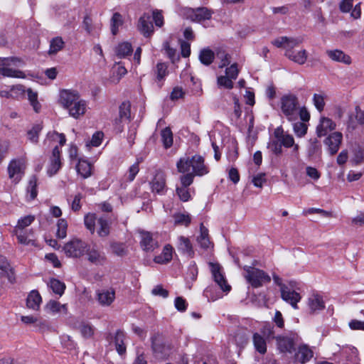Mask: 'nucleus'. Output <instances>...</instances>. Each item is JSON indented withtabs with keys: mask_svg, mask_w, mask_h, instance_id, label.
Here are the masks:
<instances>
[{
	"mask_svg": "<svg viewBox=\"0 0 364 364\" xmlns=\"http://www.w3.org/2000/svg\"><path fill=\"white\" fill-rule=\"evenodd\" d=\"M21 321L26 325H35L36 326H39L42 322L39 321L37 316L29 315V316H22L21 317Z\"/></svg>",
	"mask_w": 364,
	"mask_h": 364,
	"instance_id": "338daca9",
	"label": "nucleus"
},
{
	"mask_svg": "<svg viewBox=\"0 0 364 364\" xmlns=\"http://www.w3.org/2000/svg\"><path fill=\"white\" fill-rule=\"evenodd\" d=\"M109 341L110 346H114L121 357L126 355L127 338L123 331H117L114 335L109 336Z\"/></svg>",
	"mask_w": 364,
	"mask_h": 364,
	"instance_id": "4468645a",
	"label": "nucleus"
},
{
	"mask_svg": "<svg viewBox=\"0 0 364 364\" xmlns=\"http://www.w3.org/2000/svg\"><path fill=\"white\" fill-rule=\"evenodd\" d=\"M214 53L209 48H204L200 50L199 54V60L201 63L208 65L213 61Z\"/></svg>",
	"mask_w": 364,
	"mask_h": 364,
	"instance_id": "49530a36",
	"label": "nucleus"
},
{
	"mask_svg": "<svg viewBox=\"0 0 364 364\" xmlns=\"http://www.w3.org/2000/svg\"><path fill=\"white\" fill-rule=\"evenodd\" d=\"M336 128V124L333 120L329 117L321 116L316 127V133L318 137H322L335 130Z\"/></svg>",
	"mask_w": 364,
	"mask_h": 364,
	"instance_id": "6ab92c4d",
	"label": "nucleus"
},
{
	"mask_svg": "<svg viewBox=\"0 0 364 364\" xmlns=\"http://www.w3.org/2000/svg\"><path fill=\"white\" fill-rule=\"evenodd\" d=\"M307 306L311 314H316L322 311L325 308L323 297L315 293L310 294L307 299Z\"/></svg>",
	"mask_w": 364,
	"mask_h": 364,
	"instance_id": "4be33fe9",
	"label": "nucleus"
},
{
	"mask_svg": "<svg viewBox=\"0 0 364 364\" xmlns=\"http://www.w3.org/2000/svg\"><path fill=\"white\" fill-rule=\"evenodd\" d=\"M28 100L33 107L35 112L38 113L41 109V105L38 100V93L32 89L28 88L26 90Z\"/></svg>",
	"mask_w": 364,
	"mask_h": 364,
	"instance_id": "58836bf2",
	"label": "nucleus"
},
{
	"mask_svg": "<svg viewBox=\"0 0 364 364\" xmlns=\"http://www.w3.org/2000/svg\"><path fill=\"white\" fill-rule=\"evenodd\" d=\"M216 58L219 60L218 66L220 68H225L230 65V55L225 51L218 52Z\"/></svg>",
	"mask_w": 364,
	"mask_h": 364,
	"instance_id": "bf43d9fd",
	"label": "nucleus"
},
{
	"mask_svg": "<svg viewBox=\"0 0 364 364\" xmlns=\"http://www.w3.org/2000/svg\"><path fill=\"white\" fill-rule=\"evenodd\" d=\"M342 140L343 134L340 132H334L324 139L323 144L327 146V151L331 156H333L338 152Z\"/></svg>",
	"mask_w": 364,
	"mask_h": 364,
	"instance_id": "a211bd4d",
	"label": "nucleus"
},
{
	"mask_svg": "<svg viewBox=\"0 0 364 364\" xmlns=\"http://www.w3.org/2000/svg\"><path fill=\"white\" fill-rule=\"evenodd\" d=\"M60 342L63 347L68 350L72 351L75 350L77 348V343L69 335L64 334L60 336Z\"/></svg>",
	"mask_w": 364,
	"mask_h": 364,
	"instance_id": "09e8293b",
	"label": "nucleus"
},
{
	"mask_svg": "<svg viewBox=\"0 0 364 364\" xmlns=\"http://www.w3.org/2000/svg\"><path fill=\"white\" fill-rule=\"evenodd\" d=\"M45 309L48 314L53 315L61 313L66 314L68 313L67 304H61L60 302L54 300L49 301L46 304Z\"/></svg>",
	"mask_w": 364,
	"mask_h": 364,
	"instance_id": "7c9ffc66",
	"label": "nucleus"
},
{
	"mask_svg": "<svg viewBox=\"0 0 364 364\" xmlns=\"http://www.w3.org/2000/svg\"><path fill=\"white\" fill-rule=\"evenodd\" d=\"M217 84L219 87L230 90L233 87V80L226 75H220L217 78Z\"/></svg>",
	"mask_w": 364,
	"mask_h": 364,
	"instance_id": "052dcab7",
	"label": "nucleus"
},
{
	"mask_svg": "<svg viewBox=\"0 0 364 364\" xmlns=\"http://www.w3.org/2000/svg\"><path fill=\"white\" fill-rule=\"evenodd\" d=\"M313 351L306 345L300 346L294 355V363L304 364L313 357Z\"/></svg>",
	"mask_w": 364,
	"mask_h": 364,
	"instance_id": "a878e982",
	"label": "nucleus"
},
{
	"mask_svg": "<svg viewBox=\"0 0 364 364\" xmlns=\"http://www.w3.org/2000/svg\"><path fill=\"white\" fill-rule=\"evenodd\" d=\"M183 16L192 21L200 22L204 20L210 19L212 12L206 8L200 7L196 9L186 8L183 10Z\"/></svg>",
	"mask_w": 364,
	"mask_h": 364,
	"instance_id": "2eb2a0df",
	"label": "nucleus"
},
{
	"mask_svg": "<svg viewBox=\"0 0 364 364\" xmlns=\"http://www.w3.org/2000/svg\"><path fill=\"white\" fill-rule=\"evenodd\" d=\"M301 37L280 36L272 41V45L277 48L285 49L284 55L291 61L304 65L308 58V53L305 49L295 50L294 48L302 43Z\"/></svg>",
	"mask_w": 364,
	"mask_h": 364,
	"instance_id": "f257e3e1",
	"label": "nucleus"
},
{
	"mask_svg": "<svg viewBox=\"0 0 364 364\" xmlns=\"http://www.w3.org/2000/svg\"><path fill=\"white\" fill-rule=\"evenodd\" d=\"M78 330L81 336L85 339L92 338L95 333V328L92 325L88 323L83 322L79 327Z\"/></svg>",
	"mask_w": 364,
	"mask_h": 364,
	"instance_id": "37998d69",
	"label": "nucleus"
},
{
	"mask_svg": "<svg viewBox=\"0 0 364 364\" xmlns=\"http://www.w3.org/2000/svg\"><path fill=\"white\" fill-rule=\"evenodd\" d=\"M274 139L270 140L267 148L275 155H281L283 153L282 147L291 149V156H299V146L295 143L294 136L285 132L282 127H278L274 132Z\"/></svg>",
	"mask_w": 364,
	"mask_h": 364,
	"instance_id": "7ed1b4c3",
	"label": "nucleus"
},
{
	"mask_svg": "<svg viewBox=\"0 0 364 364\" xmlns=\"http://www.w3.org/2000/svg\"><path fill=\"white\" fill-rule=\"evenodd\" d=\"M18 242L23 245H31L36 247L37 244L33 237V232L31 229L24 231L14 232Z\"/></svg>",
	"mask_w": 364,
	"mask_h": 364,
	"instance_id": "bb28decb",
	"label": "nucleus"
},
{
	"mask_svg": "<svg viewBox=\"0 0 364 364\" xmlns=\"http://www.w3.org/2000/svg\"><path fill=\"white\" fill-rule=\"evenodd\" d=\"M278 346L282 352H291L294 348V342L289 338H283L278 341Z\"/></svg>",
	"mask_w": 364,
	"mask_h": 364,
	"instance_id": "13d9d810",
	"label": "nucleus"
},
{
	"mask_svg": "<svg viewBox=\"0 0 364 364\" xmlns=\"http://www.w3.org/2000/svg\"><path fill=\"white\" fill-rule=\"evenodd\" d=\"M298 290H299V288L296 287V283L291 281L288 282V286L282 287L281 291L282 299L291 304L294 309H298L297 304L301 299V296Z\"/></svg>",
	"mask_w": 364,
	"mask_h": 364,
	"instance_id": "1a4fd4ad",
	"label": "nucleus"
},
{
	"mask_svg": "<svg viewBox=\"0 0 364 364\" xmlns=\"http://www.w3.org/2000/svg\"><path fill=\"white\" fill-rule=\"evenodd\" d=\"M151 343L153 350L161 358L168 356L173 348L171 343L164 340L159 334H155L151 337Z\"/></svg>",
	"mask_w": 364,
	"mask_h": 364,
	"instance_id": "ddd939ff",
	"label": "nucleus"
},
{
	"mask_svg": "<svg viewBox=\"0 0 364 364\" xmlns=\"http://www.w3.org/2000/svg\"><path fill=\"white\" fill-rule=\"evenodd\" d=\"M308 130V125L306 123L297 122L293 124V131L299 138L304 136Z\"/></svg>",
	"mask_w": 364,
	"mask_h": 364,
	"instance_id": "4d7b16f0",
	"label": "nucleus"
},
{
	"mask_svg": "<svg viewBox=\"0 0 364 364\" xmlns=\"http://www.w3.org/2000/svg\"><path fill=\"white\" fill-rule=\"evenodd\" d=\"M65 141V136L63 134H60L56 132L48 133L46 139V142L58 143L60 146L64 145Z\"/></svg>",
	"mask_w": 364,
	"mask_h": 364,
	"instance_id": "de8ad7c7",
	"label": "nucleus"
},
{
	"mask_svg": "<svg viewBox=\"0 0 364 364\" xmlns=\"http://www.w3.org/2000/svg\"><path fill=\"white\" fill-rule=\"evenodd\" d=\"M140 246L144 251L153 252L159 247L156 240L154 239L152 235L146 231H140Z\"/></svg>",
	"mask_w": 364,
	"mask_h": 364,
	"instance_id": "aec40b11",
	"label": "nucleus"
},
{
	"mask_svg": "<svg viewBox=\"0 0 364 364\" xmlns=\"http://www.w3.org/2000/svg\"><path fill=\"white\" fill-rule=\"evenodd\" d=\"M263 336L259 333H255L252 335V342L255 350L261 354L267 351V343L264 336L267 338L274 337L272 327L269 324H265L262 328Z\"/></svg>",
	"mask_w": 364,
	"mask_h": 364,
	"instance_id": "9d476101",
	"label": "nucleus"
},
{
	"mask_svg": "<svg viewBox=\"0 0 364 364\" xmlns=\"http://www.w3.org/2000/svg\"><path fill=\"white\" fill-rule=\"evenodd\" d=\"M139 31L146 37H149L153 32V25L149 16H142L138 21Z\"/></svg>",
	"mask_w": 364,
	"mask_h": 364,
	"instance_id": "c756f323",
	"label": "nucleus"
},
{
	"mask_svg": "<svg viewBox=\"0 0 364 364\" xmlns=\"http://www.w3.org/2000/svg\"><path fill=\"white\" fill-rule=\"evenodd\" d=\"M279 107L283 115L290 122L298 119L299 102L296 95L287 93L279 100Z\"/></svg>",
	"mask_w": 364,
	"mask_h": 364,
	"instance_id": "39448f33",
	"label": "nucleus"
},
{
	"mask_svg": "<svg viewBox=\"0 0 364 364\" xmlns=\"http://www.w3.org/2000/svg\"><path fill=\"white\" fill-rule=\"evenodd\" d=\"M152 192L163 195L166 191L165 174L161 171H157L151 181Z\"/></svg>",
	"mask_w": 364,
	"mask_h": 364,
	"instance_id": "412c9836",
	"label": "nucleus"
},
{
	"mask_svg": "<svg viewBox=\"0 0 364 364\" xmlns=\"http://www.w3.org/2000/svg\"><path fill=\"white\" fill-rule=\"evenodd\" d=\"M26 163L24 159H16L11 160L8 166L9 178L15 184L18 183L25 173Z\"/></svg>",
	"mask_w": 364,
	"mask_h": 364,
	"instance_id": "9b49d317",
	"label": "nucleus"
},
{
	"mask_svg": "<svg viewBox=\"0 0 364 364\" xmlns=\"http://www.w3.org/2000/svg\"><path fill=\"white\" fill-rule=\"evenodd\" d=\"M56 236L59 239H64L67 236L68 223L65 219H59L56 224Z\"/></svg>",
	"mask_w": 364,
	"mask_h": 364,
	"instance_id": "8fccbe9b",
	"label": "nucleus"
},
{
	"mask_svg": "<svg viewBox=\"0 0 364 364\" xmlns=\"http://www.w3.org/2000/svg\"><path fill=\"white\" fill-rule=\"evenodd\" d=\"M77 173L84 178L92 174V165L87 160L80 159L76 166Z\"/></svg>",
	"mask_w": 364,
	"mask_h": 364,
	"instance_id": "c9c22d12",
	"label": "nucleus"
},
{
	"mask_svg": "<svg viewBox=\"0 0 364 364\" xmlns=\"http://www.w3.org/2000/svg\"><path fill=\"white\" fill-rule=\"evenodd\" d=\"M60 104L68 110L70 117L79 119L82 117L87 109V102L80 98V94L76 90H63L60 93Z\"/></svg>",
	"mask_w": 364,
	"mask_h": 364,
	"instance_id": "f03ea898",
	"label": "nucleus"
},
{
	"mask_svg": "<svg viewBox=\"0 0 364 364\" xmlns=\"http://www.w3.org/2000/svg\"><path fill=\"white\" fill-rule=\"evenodd\" d=\"M26 90L22 85L18 84L11 86V98L19 99L24 96Z\"/></svg>",
	"mask_w": 364,
	"mask_h": 364,
	"instance_id": "680f3d73",
	"label": "nucleus"
},
{
	"mask_svg": "<svg viewBox=\"0 0 364 364\" xmlns=\"http://www.w3.org/2000/svg\"><path fill=\"white\" fill-rule=\"evenodd\" d=\"M103 133L101 132H95L90 141H88L86 144L87 146H99L103 139Z\"/></svg>",
	"mask_w": 364,
	"mask_h": 364,
	"instance_id": "69168bd1",
	"label": "nucleus"
},
{
	"mask_svg": "<svg viewBox=\"0 0 364 364\" xmlns=\"http://www.w3.org/2000/svg\"><path fill=\"white\" fill-rule=\"evenodd\" d=\"M86 228L93 234L97 231L100 237H106L109 234L110 223L104 217L97 218L95 213H88L84 218Z\"/></svg>",
	"mask_w": 364,
	"mask_h": 364,
	"instance_id": "423d86ee",
	"label": "nucleus"
},
{
	"mask_svg": "<svg viewBox=\"0 0 364 364\" xmlns=\"http://www.w3.org/2000/svg\"><path fill=\"white\" fill-rule=\"evenodd\" d=\"M321 153V145L316 139H311L308 147V154L312 157L316 155H320Z\"/></svg>",
	"mask_w": 364,
	"mask_h": 364,
	"instance_id": "6e6d98bb",
	"label": "nucleus"
},
{
	"mask_svg": "<svg viewBox=\"0 0 364 364\" xmlns=\"http://www.w3.org/2000/svg\"><path fill=\"white\" fill-rule=\"evenodd\" d=\"M38 178L36 176H30L27 186V197L29 200H33L38 195Z\"/></svg>",
	"mask_w": 364,
	"mask_h": 364,
	"instance_id": "e433bc0d",
	"label": "nucleus"
},
{
	"mask_svg": "<svg viewBox=\"0 0 364 364\" xmlns=\"http://www.w3.org/2000/svg\"><path fill=\"white\" fill-rule=\"evenodd\" d=\"M124 24V18L122 14L118 12H115L113 14L111 19H110V31L113 36H116L119 31V28Z\"/></svg>",
	"mask_w": 364,
	"mask_h": 364,
	"instance_id": "72a5a7b5",
	"label": "nucleus"
},
{
	"mask_svg": "<svg viewBox=\"0 0 364 364\" xmlns=\"http://www.w3.org/2000/svg\"><path fill=\"white\" fill-rule=\"evenodd\" d=\"M35 220V216L29 215L21 218L14 227V232L26 230V228L28 227Z\"/></svg>",
	"mask_w": 364,
	"mask_h": 364,
	"instance_id": "ea45409f",
	"label": "nucleus"
},
{
	"mask_svg": "<svg viewBox=\"0 0 364 364\" xmlns=\"http://www.w3.org/2000/svg\"><path fill=\"white\" fill-rule=\"evenodd\" d=\"M161 141L166 149L169 148L173 144V134L171 129L168 127L164 129L161 133Z\"/></svg>",
	"mask_w": 364,
	"mask_h": 364,
	"instance_id": "5fc2aeb1",
	"label": "nucleus"
},
{
	"mask_svg": "<svg viewBox=\"0 0 364 364\" xmlns=\"http://www.w3.org/2000/svg\"><path fill=\"white\" fill-rule=\"evenodd\" d=\"M41 130V127L40 125L34 126L31 130L28 132V139L33 143H36L38 141V134Z\"/></svg>",
	"mask_w": 364,
	"mask_h": 364,
	"instance_id": "774afa93",
	"label": "nucleus"
},
{
	"mask_svg": "<svg viewBox=\"0 0 364 364\" xmlns=\"http://www.w3.org/2000/svg\"><path fill=\"white\" fill-rule=\"evenodd\" d=\"M210 267L214 281L224 292H229L231 287L227 283L222 267L218 264L215 263H210Z\"/></svg>",
	"mask_w": 364,
	"mask_h": 364,
	"instance_id": "f3484780",
	"label": "nucleus"
},
{
	"mask_svg": "<svg viewBox=\"0 0 364 364\" xmlns=\"http://www.w3.org/2000/svg\"><path fill=\"white\" fill-rule=\"evenodd\" d=\"M155 73L158 85L159 87H161L163 80L168 75L167 65L163 63H157Z\"/></svg>",
	"mask_w": 364,
	"mask_h": 364,
	"instance_id": "79ce46f5",
	"label": "nucleus"
},
{
	"mask_svg": "<svg viewBox=\"0 0 364 364\" xmlns=\"http://www.w3.org/2000/svg\"><path fill=\"white\" fill-rule=\"evenodd\" d=\"M177 169L181 173L190 172L194 176H202L209 172L208 167L204 164V159L199 155L191 158L185 156L176 164Z\"/></svg>",
	"mask_w": 364,
	"mask_h": 364,
	"instance_id": "20e7f679",
	"label": "nucleus"
},
{
	"mask_svg": "<svg viewBox=\"0 0 364 364\" xmlns=\"http://www.w3.org/2000/svg\"><path fill=\"white\" fill-rule=\"evenodd\" d=\"M197 240L200 247L204 249H208L211 246V242L208 237V230L203 224L200 225V235Z\"/></svg>",
	"mask_w": 364,
	"mask_h": 364,
	"instance_id": "4c0bfd02",
	"label": "nucleus"
},
{
	"mask_svg": "<svg viewBox=\"0 0 364 364\" xmlns=\"http://www.w3.org/2000/svg\"><path fill=\"white\" fill-rule=\"evenodd\" d=\"M61 167L60 162V151L58 145H55L53 149L52 157L50 159V163L48 167V174L50 176H53L56 174L57 172Z\"/></svg>",
	"mask_w": 364,
	"mask_h": 364,
	"instance_id": "393cba45",
	"label": "nucleus"
},
{
	"mask_svg": "<svg viewBox=\"0 0 364 364\" xmlns=\"http://www.w3.org/2000/svg\"><path fill=\"white\" fill-rule=\"evenodd\" d=\"M173 252V247L167 244L164 247L161 253L154 257V261L160 264L168 263L172 259Z\"/></svg>",
	"mask_w": 364,
	"mask_h": 364,
	"instance_id": "c85d7f7f",
	"label": "nucleus"
},
{
	"mask_svg": "<svg viewBox=\"0 0 364 364\" xmlns=\"http://www.w3.org/2000/svg\"><path fill=\"white\" fill-rule=\"evenodd\" d=\"M0 269L1 270V276L6 277L10 282H13L15 279L13 269L8 262L6 258L0 255Z\"/></svg>",
	"mask_w": 364,
	"mask_h": 364,
	"instance_id": "473e14b6",
	"label": "nucleus"
},
{
	"mask_svg": "<svg viewBox=\"0 0 364 364\" xmlns=\"http://www.w3.org/2000/svg\"><path fill=\"white\" fill-rule=\"evenodd\" d=\"M65 43L61 37L57 36L53 38L50 42V48L48 50L49 55H55L61 50L64 47Z\"/></svg>",
	"mask_w": 364,
	"mask_h": 364,
	"instance_id": "a19ab883",
	"label": "nucleus"
},
{
	"mask_svg": "<svg viewBox=\"0 0 364 364\" xmlns=\"http://www.w3.org/2000/svg\"><path fill=\"white\" fill-rule=\"evenodd\" d=\"M177 248L179 251L186 254L189 257H193V247L188 237L179 236L178 237Z\"/></svg>",
	"mask_w": 364,
	"mask_h": 364,
	"instance_id": "2f4dec72",
	"label": "nucleus"
},
{
	"mask_svg": "<svg viewBox=\"0 0 364 364\" xmlns=\"http://www.w3.org/2000/svg\"><path fill=\"white\" fill-rule=\"evenodd\" d=\"M325 96L323 94H314L313 96V102L318 112H322L325 107Z\"/></svg>",
	"mask_w": 364,
	"mask_h": 364,
	"instance_id": "e2e57ef3",
	"label": "nucleus"
},
{
	"mask_svg": "<svg viewBox=\"0 0 364 364\" xmlns=\"http://www.w3.org/2000/svg\"><path fill=\"white\" fill-rule=\"evenodd\" d=\"M23 64L21 59L16 57L0 58V75L4 77L14 78H26V74L13 66H21Z\"/></svg>",
	"mask_w": 364,
	"mask_h": 364,
	"instance_id": "0eeeda50",
	"label": "nucleus"
},
{
	"mask_svg": "<svg viewBox=\"0 0 364 364\" xmlns=\"http://www.w3.org/2000/svg\"><path fill=\"white\" fill-rule=\"evenodd\" d=\"M243 269L245 278L254 288L262 287L271 280L270 277L262 269L250 266H245Z\"/></svg>",
	"mask_w": 364,
	"mask_h": 364,
	"instance_id": "6e6552de",
	"label": "nucleus"
},
{
	"mask_svg": "<svg viewBox=\"0 0 364 364\" xmlns=\"http://www.w3.org/2000/svg\"><path fill=\"white\" fill-rule=\"evenodd\" d=\"M85 252H87V259L92 264L96 265L103 264L105 261V255L104 252H101L99 248L95 245L87 247Z\"/></svg>",
	"mask_w": 364,
	"mask_h": 364,
	"instance_id": "5701e85b",
	"label": "nucleus"
},
{
	"mask_svg": "<svg viewBox=\"0 0 364 364\" xmlns=\"http://www.w3.org/2000/svg\"><path fill=\"white\" fill-rule=\"evenodd\" d=\"M238 74L239 69L237 63H233L226 67L225 75L228 76V77L234 80L237 77Z\"/></svg>",
	"mask_w": 364,
	"mask_h": 364,
	"instance_id": "0e129e2a",
	"label": "nucleus"
},
{
	"mask_svg": "<svg viewBox=\"0 0 364 364\" xmlns=\"http://www.w3.org/2000/svg\"><path fill=\"white\" fill-rule=\"evenodd\" d=\"M173 218L175 225L186 227H187L191 221V216L188 213H176L173 215Z\"/></svg>",
	"mask_w": 364,
	"mask_h": 364,
	"instance_id": "603ef678",
	"label": "nucleus"
},
{
	"mask_svg": "<svg viewBox=\"0 0 364 364\" xmlns=\"http://www.w3.org/2000/svg\"><path fill=\"white\" fill-rule=\"evenodd\" d=\"M131 106L129 102H125L122 103L119 107V119H117L115 123L117 124L118 123L127 122L131 119Z\"/></svg>",
	"mask_w": 364,
	"mask_h": 364,
	"instance_id": "f704fd0d",
	"label": "nucleus"
},
{
	"mask_svg": "<svg viewBox=\"0 0 364 364\" xmlns=\"http://www.w3.org/2000/svg\"><path fill=\"white\" fill-rule=\"evenodd\" d=\"M116 54L119 58H125L129 55L132 52V45L128 42H123L119 43L116 49Z\"/></svg>",
	"mask_w": 364,
	"mask_h": 364,
	"instance_id": "c03bdc74",
	"label": "nucleus"
},
{
	"mask_svg": "<svg viewBox=\"0 0 364 364\" xmlns=\"http://www.w3.org/2000/svg\"><path fill=\"white\" fill-rule=\"evenodd\" d=\"M87 244L82 240L73 237L63 247L65 255L71 257H79L84 255Z\"/></svg>",
	"mask_w": 364,
	"mask_h": 364,
	"instance_id": "f8f14e48",
	"label": "nucleus"
},
{
	"mask_svg": "<svg viewBox=\"0 0 364 364\" xmlns=\"http://www.w3.org/2000/svg\"><path fill=\"white\" fill-rule=\"evenodd\" d=\"M42 303V298L39 292L32 290L26 298V307L33 311H38Z\"/></svg>",
	"mask_w": 364,
	"mask_h": 364,
	"instance_id": "cd10ccee",
	"label": "nucleus"
},
{
	"mask_svg": "<svg viewBox=\"0 0 364 364\" xmlns=\"http://www.w3.org/2000/svg\"><path fill=\"white\" fill-rule=\"evenodd\" d=\"M176 195L181 201L187 202L191 199V191L189 188L179 186L176 187Z\"/></svg>",
	"mask_w": 364,
	"mask_h": 364,
	"instance_id": "864d4df0",
	"label": "nucleus"
},
{
	"mask_svg": "<svg viewBox=\"0 0 364 364\" xmlns=\"http://www.w3.org/2000/svg\"><path fill=\"white\" fill-rule=\"evenodd\" d=\"M249 333L247 330H240L235 335L236 344L241 348H244L249 341Z\"/></svg>",
	"mask_w": 364,
	"mask_h": 364,
	"instance_id": "3c124183",
	"label": "nucleus"
},
{
	"mask_svg": "<svg viewBox=\"0 0 364 364\" xmlns=\"http://www.w3.org/2000/svg\"><path fill=\"white\" fill-rule=\"evenodd\" d=\"M48 286L52 291L59 296H62L64 293L65 285L63 282L56 279H50L48 283Z\"/></svg>",
	"mask_w": 364,
	"mask_h": 364,
	"instance_id": "a18cd8bd",
	"label": "nucleus"
},
{
	"mask_svg": "<svg viewBox=\"0 0 364 364\" xmlns=\"http://www.w3.org/2000/svg\"><path fill=\"white\" fill-rule=\"evenodd\" d=\"M327 56L332 60L336 63H341L346 65L352 63L351 57L345 53L343 50L339 49H331L326 50Z\"/></svg>",
	"mask_w": 364,
	"mask_h": 364,
	"instance_id": "b1692460",
	"label": "nucleus"
},
{
	"mask_svg": "<svg viewBox=\"0 0 364 364\" xmlns=\"http://www.w3.org/2000/svg\"><path fill=\"white\" fill-rule=\"evenodd\" d=\"M95 298L102 306H109L115 299V291L112 287L96 290Z\"/></svg>",
	"mask_w": 364,
	"mask_h": 364,
	"instance_id": "dca6fc26",
	"label": "nucleus"
}]
</instances>
